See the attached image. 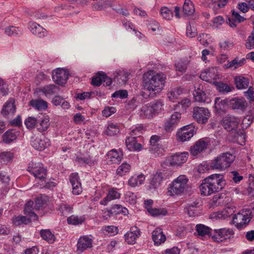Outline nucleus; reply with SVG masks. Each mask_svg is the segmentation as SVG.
<instances>
[{
	"label": "nucleus",
	"instance_id": "nucleus-1",
	"mask_svg": "<svg viewBox=\"0 0 254 254\" xmlns=\"http://www.w3.org/2000/svg\"><path fill=\"white\" fill-rule=\"evenodd\" d=\"M226 184L223 174H214L205 178L199 186L201 195L208 196L222 190Z\"/></svg>",
	"mask_w": 254,
	"mask_h": 254
},
{
	"label": "nucleus",
	"instance_id": "nucleus-2",
	"mask_svg": "<svg viewBox=\"0 0 254 254\" xmlns=\"http://www.w3.org/2000/svg\"><path fill=\"white\" fill-rule=\"evenodd\" d=\"M166 77L162 73L149 70L143 75L144 88L153 95L160 92L164 88Z\"/></svg>",
	"mask_w": 254,
	"mask_h": 254
},
{
	"label": "nucleus",
	"instance_id": "nucleus-3",
	"mask_svg": "<svg viewBox=\"0 0 254 254\" xmlns=\"http://www.w3.org/2000/svg\"><path fill=\"white\" fill-rule=\"evenodd\" d=\"M189 180L184 175H181L174 179L167 188V194L170 196L184 195L188 190Z\"/></svg>",
	"mask_w": 254,
	"mask_h": 254
},
{
	"label": "nucleus",
	"instance_id": "nucleus-4",
	"mask_svg": "<svg viewBox=\"0 0 254 254\" xmlns=\"http://www.w3.org/2000/svg\"><path fill=\"white\" fill-rule=\"evenodd\" d=\"M235 156L226 152L220 154L210 162V167L212 170L222 171L230 166L235 160Z\"/></svg>",
	"mask_w": 254,
	"mask_h": 254
},
{
	"label": "nucleus",
	"instance_id": "nucleus-5",
	"mask_svg": "<svg viewBox=\"0 0 254 254\" xmlns=\"http://www.w3.org/2000/svg\"><path fill=\"white\" fill-rule=\"evenodd\" d=\"M27 171L40 180L45 179L47 176V170L40 162L31 161L28 165Z\"/></svg>",
	"mask_w": 254,
	"mask_h": 254
},
{
	"label": "nucleus",
	"instance_id": "nucleus-6",
	"mask_svg": "<svg viewBox=\"0 0 254 254\" xmlns=\"http://www.w3.org/2000/svg\"><path fill=\"white\" fill-rule=\"evenodd\" d=\"M210 113L207 108L195 107L193 110V118L199 124H206L210 117Z\"/></svg>",
	"mask_w": 254,
	"mask_h": 254
},
{
	"label": "nucleus",
	"instance_id": "nucleus-7",
	"mask_svg": "<svg viewBox=\"0 0 254 254\" xmlns=\"http://www.w3.org/2000/svg\"><path fill=\"white\" fill-rule=\"evenodd\" d=\"M251 217L249 211H243L235 214L233 217V224L239 229L245 227L250 222Z\"/></svg>",
	"mask_w": 254,
	"mask_h": 254
},
{
	"label": "nucleus",
	"instance_id": "nucleus-8",
	"mask_svg": "<svg viewBox=\"0 0 254 254\" xmlns=\"http://www.w3.org/2000/svg\"><path fill=\"white\" fill-rule=\"evenodd\" d=\"M241 122L240 119L234 116L228 115L223 118L222 125L228 131L236 130Z\"/></svg>",
	"mask_w": 254,
	"mask_h": 254
},
{
	"label": "nucleus",
	"instance_id": "nucleus-9",
	"mask_svg": "<svg viewBox=\"0 0 254 254\" xmlns=\"http://www.w3.org/2000/svg\"><path fill=\"white\" fill-rule=\"evenodd\" d=\"M93 240L91 236H83L80 237L76 245V252L81 254L83 252L90 249L93 246Z\"/></svg>",
	"mask_w": 254,
	"mask_h": 254
},
{
	"label": "nucleus",
	"instance_id": "nucleus-10",
	"mask_svg": "<svg viewBox=\"0 0 254 254\" xmlns=\"http://www.w3.org/2000/svg\"><path fill=\"white\" fill-rule=\"evenodd\" d=\"M196 131L192 124L184 127L177 133V138L179 141L184 142L189 140L194 135Z\"/></svg>",
	"mask_w": 254,
	"mask_h": 254
},
{
	"label": "nucleus",
	"instance_id": "nucleus-11",
	"mask_svg": "<svg viewBox=\"0 0 254 254\" xmlns=\"http://www.w3.org/2000/svg\"><path fill=\"white\" fill-rule=\"evenodd\" d=\"M199 77L204 81L214 82V80L220 78V75L218 73L216 67H212L202 71Z\"/></svg>",
	"mask_w": 254,
	"mask_h": 254
},
{
	"label": "nucleus",
	"instance_id": "nucleus-12",
	"mask_svg": "<svg viewBox=\"0 0 254 254\" xmlns=\"http://www.w3.org/2000/svg\"><path fill=\"white\" fill-rule=\"evenodd\" d=\"M68 75L65 69L58 68L53 72L52 78L56 83L63 85L66 83Z\"/></svg>",
	"mask_w": 254,
	"mask_h": 254
},
{
	"label": "nucleus",
	"instance_id": "nucleus-13",
	"mask_svg": "<svg viewBox=\"0 0 254 254\" xmlns=\"http://www.w3.org/2000/svg\"><path fill=\"white\" fill-rule=\"evenodd\" d=\"M188 156L187 152H178L170 156L168 160L171 166H180L187 161Z\"/></svg>",
	"mask_w": 254,
	"mask_h": 254
},
{
	"label": "nucleus",
	"instance_id": "nucleus-14",
	"mask_svg": "<svg viewBox=\"0 0 254 254\" xmlns=\"http://www.w3.org/2000/svg\"><path fill=\"white\" fill-rule=\"evenodd\" d=\"M234 235V232L232 229L222 228L215 231L213 239L215 242H221L227 239H230Z\"/></svg>",
	"mask_w": 254,
	"mask_h": 254
},
{
	"label": "nucleus",
	"instance_id": "nucleus-15",
	"mask_svg": "<svg viewBox=\"0 0 254 254\" xmlns=\"http://www.w3.org/2000/svg\"><path fill=\"white\" fill-rule=\"evenodd\" d=\"M181 115L178 112H175L172 114L171 117L164 123V127L167 132L173 130L180 122Z\"/></svg>",
	"mask_w": 254,
	"mask_h": 254
},
{
	"label": "nucleus",
	"instance_id": "nucleus-16",
	"mask_svg": "<svg viewBox=\"0 0 254 254\" xmlns=\"http://www.w3.org/2000/svg\"><path fill=\"white\" fill-rule=\"evenodd\" d=\"M208 143L209 141L207 138L199 139L191 147L190 149L191 154L194 156H197L199 154L206 149Z\"/></svg>",
	"mask_w": 254,
	"mask_h": 254
},
{
	"label": "nucleus",
	"instance_id": "nucleus-17",
	"mask_svg": "<svg viewBox=\"0 0 254 254\" xmlns=\"http://www.w3.org/2000/svg\"><path fill=\"white\" fill-rule=\"evenodd\" d=\"M121 194L119 192V190L116 188H111L109 189L106 196L100 201V204L106 206L109 202L119 199L121 197Z\"/></svg>",
	"mask_w": 254,
	"mask_h": 254
},
{
	"label": "nucleus",
	"instance_id": "nucleus-18",
	"mask_svg": "<svg viewBox=\"0 0 254 254\" xmlns=\"http://www.w3.org/2000/svg\"><path fill=\"white\" fill-rule=\"evenodd\" d=\"M31 144L35 149L41 151L50 145V141L45 136H40L32 140Z\"/></svg>",
	"mask_w": 254,
	"mask_h": 254
},
{
	"label": "nucleus",
	"instance_id": "nucleus-19",
	"mask_svg": "<svg viewBox=\"0 0 254 254\" xmlns=\"http://www.w3.org/2000/svg\"><path fill=\"white\" fill-rule=\"evenodd\" d=\"M139 229L134 226L130 228V230L125 234V239L128 244L133 245L136 243V239L140 236Z\"/></svg>",
	"mask_w": 254,
	"mask_h": 254
},
{
	"label": "nucleus",
	"instance_id": "nucleus-20",
	"mask_svg": "<svg viewBox=\"0 0 254 254\" xmlns=\"http://www.w3.org/2000/svg\"><path fill=\"white\" fill-rule=\"evenodd\" d=\"M123 158L122 151L113 149L108 152L107 154V159L112 164H118L120 163Z\"/></svg>",
	"mask_w": 254,
	"mask_h": 254
},
{
	"label": "nucleus",
	"instance_id": "nucleus-21",
	"mask_svg": "<svg viewBox=\"0 0 254 254\" xmlns=\"http://www.w3.org/2000/svg\"><path fill=\"white\" fill-rule=\"evenodd\" d=\"M165 179V175L162 172H156L152 176L149 187L150 189H156L160 186L162 181Z\"/></svg>",
	"mask_w": 254,
	"mask_h": 254
},
{
	"label": "nucleus",
	"instance_id": "nucleus-22",
	"mask_svg": "<svg viewBox=\"0 0 254 254\" xmlns=\"http://www.w3.org/2000/svg\"><path fill=\"white\" fill-rule=\"evenodd\" d=\"M29 28L34 35L40 38L44 37L47 34V30L36 22H30Z\"/></svg>",
	"mask_w": 254,
	"mask_h": 254
},
{
	"label": "nucleus",
	"instance_id": "nucleus-23",
	"mask_svg": "<svg viewBox=\"0 0 254 254\" xmlns=\"http://www.w3.org/2000/svg\"><path fill=\"white\" fill-rule=\"evenodd\" d=\"M126 144L127 148L130 151H139L142 149V145L137 142L136 137L130 136L126 139Z\"/></svg>",
	"mask_w": 254,
	"mask_h": 254
},
{
	"label": "nucleus",
	"instance_id": "nucleus-24",
	"mask_svg": "<svg viewBox=\"0 0 254 254\" xmlns=\"http://www.w3.org/2000/svg\"><path fill=\"white\" fill-rule=\"evenodd\" d=\"M184 90V88L181 87L171 88L167 94V98L172 102H178L179 97L183 94Z\"/></svg>",
	"mask_w": 254,
	"mask_h": 254
},
{
	"label": "nucleus",
	"instance_id": "nucleus-25",
	"mask_svg": "<svg viewBox=\"0 0 254 254\" xmlns=\"http://www.w3.org/2000/svg\"><path fill=\"white\" fill-rule=\"evenodd\" d=\"M152 240L155 245L159 246L165 242L166 237L160 228H156L152 232Z\"/></svg>",
	"mask_w": 254,
	"mask_h": 254
},
{
	"label": "nucleus",
	"instance_id": "nucleus-26",
	"mask_svg": "<svg viewBox=\"0 0 254 254\" xmlns=\"http://www.w3.org/2000/svg\"><path fill=\"white\" fill-rule=\"evenodd\" d=\"M193 94L195 101L206 103H209L211 102L210 99L206 96L200 86L197 89L195 90Z\"/></svg>",
	"mask_w": 254,
	"mask_h": 254
},
{
	"label": "nucleus",
	"instance_id": "nucleus-27",
	"mask_svg": "<svg viewBox=\"0 0 254 254\" xmlns=\"http://www.w3.org/2000/svg\"><path fill=\"white\" fill-rule=\"evenodd\" d=\"M228 0H208V6L212 8L215 13H217L220 8L224 7L228 3Z\"/></svg>",
	"mask_w": 254,
	"mask_h": 254
},
{
	"label": "nucleus",
	"instance_id": "nucleus-28",
	"mask_svg": "<svg viewBox=\"0 0 254 254\" xmlns=\"http://www.w3.org/2000/svg\"><path fill=\"white\" fill-rule=\"evenodd\" d=\"M30 105L34 109L39 111H46L48 106V103L42 99H32L30 101Z\"/></svg>",
	"mask_w": 254,
	"mask_h": 254
},
{
	"label": "nucleus",
	"instance_id": "nucleus-29",
	"mask_svg": "<svg viewBox=\"0 0 254 254\" xmlns=\"http://www.w3.org/2000/svg\"><path fill=\"white\" fill-rule=\"evenodd\" d=\"M34 202L33 201L29 200L25 204L24 207V214L27 216L32 218L33 220H36L38 216L35 212L36 210L35 206L33 207Z\"/></svg>",
	"mask_w": 254,
	"mask_h": 254
},
{
	"label": "nucleus",
	"instance_id": "nucleus-30",
	"mask_svg": "<svg viewBox=\"0 0 254 254\" xmlns=\"http://www.w3.org/2000/svg\"><path fill=\"white\" fill-rule=\"evenodd\" d=\"M234 81L236 87L238 89H246L248 87L250 83V79L242 75L236 76L234 78Z\"/></svg>",
	"mask_w": 254,
	"mask_h": 254
},
{
	"label": "nucleus",
	"instance_id": "nucleus-31",
	"mask_svg": "<svg viewBox=\"0 0 254 254\" xmlns=\"http://www.w3.org/2000/svg\"><path fill=\"white\" fill-rule=\"evenodd\" d=\"M246 62V60L245 58L239 59L238 58H236L231 62H228L224 66L227 69L229 68L232 70H235L245 64Z\"/></svg>",
	"mask_w": 254,
	"mask_h": 254
},
{
	"label": "nucleus",
	"instance_id": "nucleus-32",
	"mask_svg": "<svg viewBox=\"0 0 254 254\" xmlns=\"http://www.w3.org/2000/svg\"><path fill=\"white\" fill-rule=\"evenodd\" d=\"M234 212L233 208L228 206L222 211L214 213L212 214V217L218 219H225L231 216Z\"/></svg>",
	"mask_w": 254,
	"mask_h": 254
},
{
	"label": "nucleus",
	"instance_id": "nucleus-33",
	"mask_svg": "<svg viewBox=\"0 0 254 254\" xmlns=\"http://www.w3.org/2000/svg\"><path fill=\"white\" fill-rule=\"evenodd\" d=\"M16 111L14 101L13 99L8 100L4 105L1 113L3 116H7L9 114H13Z\"/></svg>",
	"mask_w": 254,
	"mask_h": 254
},
{
	"label": "nucleus",
	"instance_id": "nucleus-34",
	"mask_svg": "<svg viewBox=\"0 0 254 254\" xmlns=\"http://www.w3.org/2000/svg\"><path fill=\"white\" fill-rule=\"evenodd\" d=\"M230 104L234 109L243 110L246 107L247 103L244 98H234L230 100Z\"/></svg>",
	"mask_w": 254,
	"mask_h": 254
},
{
	"label": "nucleus",
	"instance_id": "nucleus-35",
	"mask_svg": "<svg viewBox=\"0 0 254 254\" xmlns=\"http://www.w3.org/2000/svg\"><path fill=\"white\" fill-rule=\"evenodd\" d=\"M139 114L142 118L151 119L155 116L149 103L143 106Z\"/></svg>",
	"mask_w": 254,
	"mask_h": 254
},
{
	"label": "nucleus",
	"instance_id": "nucleus-36",
	"mask_svg": "<svg viewBox=\"0 0 254 254\" xmlns=\"http://www.w3.org/2000/svg\"><path fill=\"white\" fill-rule=\"evenodd\" d=\"M59 90V88L54 84H49L41 88L39 92H42L47 97H50L53 94L57 93Z\"/></svg>",
	"mask_w": 254,
	"mask_h": 254
},
{
	"label": "nucleus",
	"instance_id": "nucleus-37",
	"mask_svg": "<svg viewBox=\"0 0 254 254\" xmlns=\"http://www.w3.org/2000/svg\"><path fill=\"white\" fill-rule=\"evenodd\" d=\"M227 105V101L217 97L215 99L214 108L216 112L219 114H222L225 112Z\"/></svg>",
	"mask_w": 254,
	"mask_h": 254
},
{
	"label": "nucleus",
	"instance_id": "nucleus-38",
	"mask_svg": "<svg viewBox=\"0 0 254 254\" xmlns=\"http://www.w3.org/2000/svg\"><path fill=\"white\" fill-rule=\"evenodd\" d=\"M19 132L14 129H9L6 131L2 135V140L5 143H10L15 140Z\"/></svg>",
	"mask_w": 254,
	"mask_h": 254
},
{
	"label": "nucleus",
	"instance_id": "nucleus-39",
	"mask_svg": "<svg viewBox=\"0 0 254 254\" xmlns=\"http://www.w3.org/2000/svg\"><path fill=\"white\" fill-rule=\"evenodd\" d=\"M145 178L143 174L134 175L129 178L128 181V184L131 187H135L142 184L145 181Z\"/></svg>",
	"mask_w": 254,
	"mask_h": 254
},
{
	"label": "nucleus",
	"instance_id": "nucleus-40",
	"mask_svg": "<svg viewBox=\"0 0 254 254\" xmlns=\"http://www.w3.org/2000/svg\"><path fill=\"white\" fill-rule=\"evenodd\" d=\"M198 203L193 202L188 204L185 207V211L190 217H194L198 214Z\"/></svg>",
	"mask_w": 254,
	"mask_h": 254
},
{
	"label": "nucleus",
	"instance_id": "nucleus-41",
	"mask_svg": "<svg viewBox=\"0 0 254 254\" xmlns=\"http://www.w3.org/2000/svg\"><path fill=\"white\" fill-rule=\"evenodd\" d=\"M155 116L164 110V102L162 100H157L149 103Z\"/></svg>",
	"mask_w": 254,
	"mask_h": 254
},
{
	"label": "nucleus",
	"instance_id": "nucleus-42",
	"mask_svg": "<svg viewBox=\"0 0 254 254\" xmlns=\"http://www.w3.org/2000/svg\"><path fill=\"white\" fill-rule=\"evenodd\" d=\"M40 234L42 238L49 244L53 243L56 240L55 236L49 229L41 230Z\"/></svg>",
	"mask_w": 254,
	"mask_h": 254
},
{
	"label": "nucleus",
	"instance_id": "nucleus-43",
	"mask_svg": "<svg viewBox=\"0 0 254 254\" xmlns=\"http://www.w3.org/2000/svg\"><path fill=\"white\" fill-rule=\"evenodd\" d=\"M85 220L84 216H77L72 215L67 219V222L68 224L77 225L82 224Z\"/></svg>",
	"mask_w": 254,
	"mask_h": 254
},
{
	"label": "nucleus",
	"instance_id": "nucleus-44",
	"mask_svg": "<svg viewBox=\"0 0 254 254\" xmlns=\"http://www.w3.org/2000/svg\"><path fill=\"white\" fill-rule=\"evenodd\" d=\"M183 10L186 15H191L194 12V7L192 1L190 0H185Z\"/></svg>",
	"mask_w": 254,
	"mask_h": 254
},
{
	"label": "nucleus",
	"instance_id": "nucleus-45",
	"mask_svg": "<svg viewBox=\"0 0 254 254\" xmlns=\"http://www.w3.org/2000/svg\"><path fill=\"white\" fill-rule=\"evenodd\" d=\"M130 165L127 162L123 163L118 167L116 170L117 175L119 176H123L128 173L130 170Z\"/></svg>",
	"mask_w": 254,
	"mask_h": 254
},
{
	"label": "nucleus",
	"instance_id": "nucleus-46",
	"mask_svg": "<svg viewBox=\"0 0 254 254\" xmlns=\"http://www.w3.org/2000/svg\"><path fill=\"white\" fill-rule=\"evenodd\" d=\"M97 161V159L90 156H85L78 158V162L80 165H94Z\"/></svg>",
	"mask_w": 254,
	"mask_h": 254
},
{
	"label": "nucleus",
	"instance_id": "nucleus-47",
	"mask_svg": "<svg viewBox=\"0 0 254 254\" xmlns=\"http://www.w3.org/2000/svg\"><path fill=\"white\" fill-rule=\"evenodd\" d=\"M32 218L30 217L22 215H19L17 216H15L13 218L12 221L13 224L16 226H18L21 224H27L29 223Z\"/></svg>",
	"mask_w": 254,
	"mask_h": 254
},
{
	"label": "nucleus",
	"instance_id": "nucleus-48",
	"mask_svg": "<svg viewBox=\"0 0 254 254\" xmlns=\"http://www.w3.org/2000/svg\"><path fill=\"white\" fill-rule=\"evenodd\" d=\"M119 131V128L117 125L110 123L105 130L104 133L107 135L113 136L118 133Z\"/></svg>",
	"mask_w": 254,
	"mask_h": 254
},
{
	"label": "nucleus",
	"instance_id": "nucleus-49",
	"mask_svg": "<svg viewBox=\"0 0 254 254\" xmlns=\"http://www.w3.org/2000/svg\"><path fill=\"white\" fill-rule=\"evenodd\" d=\"M196 230L199 236H204L210 234L211 229L203 224H199L196 225Z\"/></svg>",
	"mask_w": 254,
	"mask_h": 254
},
{
	"label": "nucleus",
	"instance_id": "nucleus-50",
	"mask_svg": "<svg viewBox=\"0 0 254 254\" xmlns=\"http://www.w3.org/2000/svg\"><path fill=\"white\" fill-rule=\"evenodd\" d=\"M58 210L62 215L66 216L72 212V207L68 204L62 203L59 205Z\"/></svg>",
	"mask_w": 254,
	"mask_h": 254
},
{
	"label": "nucleus",
	"instance_id": "nucleus-51",
	"mask_svg": "<svg viewBox=\"0 0 254 254\" xmlns=\"http://www.w3.org/2000/svg\"><path fill=\"white\" fill-rule=\"evenodd\" d=\"M4 32L9 36H16L22 33L21 31L18 27L13 26L5 28Z\"/></svg>",
	"mask_w": 254,
	"mask_h": 254
},
{
	"label": "nucleus",
	"instance_id": "nucleus-52",
	"mask_svg": "<svg viewBox=\"0 0 254 254\" xmlns=\"http://www.w3.org/2000/svg\"><path fill=\"white\" fill-rule=\"evenodd\" d=\"M148 213L153 216H164L167 211L164 208H149Z\"/></svg>",
	"mask_w": 254,
	"mask_h": 254
},
{
	"label": "nucleus",
	"instance_id": "nucleus-53",
	"mask_svg": "<svg viewBox=\"0 0 254 254\" xmlns=\"http://www.w3.org/2000/svg\"><path fill=\"white\" fill-rule=\"evenodd\" d=\"M217 89L221 93H228L232 90L231 86L221 82H215Z\"/></svg>",
	"mask_w": 254,
	"mask_h": 254
},
{
	"label": "nucleus",
	"instance_id": "nucleus-54",
	"mask_svg": "<svg viewBox=\"0 0 254 254\" xmlns=\"http://www.w3.org/2000/svg\"><path fill=\"white\" fill-rule=\"evenodd\" d=\"M49 118L47 116L44 115L40 122V127L38 129L40 131H44L46 130L50 125Z\"/></svg>",
	"mask_w": 254,
	"mask_h": 254
},
{
	"label": "nucleus",
	"instance_id": "nucleus-55",
	"mask_svg": "<svg viewBox=\"0 0 254 254\" xmlns=\"http://www.w3.org/2000/svg\"><path fill=\"white\" fill-rule=\"evenodd\" d=\"M14 154L10 151H4L0 153V159L3 162H8L12 160Z\"/></svg>",
	"mask_w": 254,
	"mask_h": 254
},
{
	"label": "nucleus",
	"instance_id": "nucleus-56",
	"mask_svg": "<svg viewBox=\"0 0 254 254\" xmlns=\"http://www.w3.org/2000/svg\"><path fill=\"white\" fill-rule=\"evenodd\" d=\"M160 139V137L154 135H152L150 139V143L151 146V147L150 150L151 152V153L155 154V149H156V147L158 145V142Z\"/></svg>",
	"mask_w": 254,
	"mask_h": 254
},
{
	"label": "nucleus",
	"instance_id": "nucleus-57",
	"mask_svg": "<svg viewBox=\"0 0 254 254\" xmlns=\"http://www.w3.org/2000/svg\"><path fill=\"white\" fill-rule=\"evenodd\" d=\"M162 17L166 20H170L173 16V12L167 7H163L160 9Z\"/></svg>",
	"mask_w": 254,
	"mask_h": 254
},
{
	"label": "nucleus",
	"instance_id": "nucleus-58",
	"mask_svg": "<svg viewBox=\"0 0 254 254\" xmlns=\"http://www.w3.org/2000/svg\"><path fill=\"white\" fill-rule=\"evenodd\" d=\"M24 124L27 128L32 129L35 127L37 124V120L36 118L29 117L25 120Z\"/></svg>",
	"mask_w": 254,
	"mask_h": 254
},
{
	"label": "nucleus",
	"instance_id": "nucleus-59",
	"mask_svg": "<svg viewBox=\"0 0 254 254\" xmlns=\"http://www.w3.org/2000/svg\"><path fill=\"white\" fill-rule=\"evenodd\" d=\"M105 73H99L96 76L93 77L92 83L96 86H100L103 82Z\"/></svg>",
	"mask_w": 254,
	"mask_h": 254
},
{
	"label": "nucleus",
	"instance_id": "nucleus-60",
	"mask_svg": "<svg viewBox=\"0 0 254 254\" xmlns=\"http://www.w3.org/2000/svg\"><path fill=\"white\" fill-rule=\"evenodd\" d=\"M143 128L141 126H137L132 127L130 129L129 134L131 136H140V135L142 133Z\"/></svg>",
	"mask_w": 254,
	"mask_h": 254
},
{
	"label": "nucleus",
	"instance_id": "nucleus-61",
	"mask_svg": "<svg viewBox=\"0 0 254 254\" xmlns=\"http://www.w3.org/2000/svg\"><path fill=\"white\" fill-rule=\"evenodd\" d=\"M129 74V73L126 70H120L118 72L117 78L118 80H121L123 82L126 83L128 78Z\"/></svg>",
	"mask_w": 254,
	"mask_h": 254
},
{
	"label": "nucleus",
	"instance_id": "nucleus-62",
	"mask_svg": "<svg viewBox=\"0 0 254 254\" xmlns=\"http://www.w3.org/2000/svg\"><path fill=\"white\" fill-rule=\"evenodd\" d=\"M245 47L249 50L254 49V32L251 33V35L248 36L246 41Z\"/></svg>",
	"mask_w": 254,
	"mask_h": 254
},
{
	"label": "nucleus",
	"instance_id": "nucleus-63",
	"mask_svg": "<svg viewBox=\"0 0 254 254\" xmlns=\"http://www.w3.org/2000/svg\"><path fill=\"white\" fill-rule=\"evenodd\" d=\"M49 79V77L46 75L43 72H40L36 75L35 82L37 85L39 84L41 82L48 80Z\"/></svg>",
	"mask_w": 254,
	"mask_h": 254
},
{
	"label": "nucleus",
	"instance_id": "nucleus-64",
	"mask_svg": "<svg viewBox=\"0 0 254 254\" xmlns=\"http://www.w3.org/2000/svg\"><path fill=\"white\" fill-rule=\"evenodd\" d=\"M210 169V163L208 164L206 162H203L197 166V171L199 174L208 172Z\"/></svg>",
	"mask_w": 254,
	"mask_h": 254
}]
</instances>
